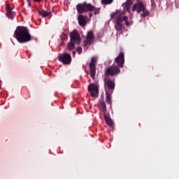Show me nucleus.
Instances as JSON below:
<instances>
[{
  "mask_svg": "<svg viewBox=\"0 0 179 179\" xmlns=\"http://www.w3.org/2000/svg\"><path fill=\"white\" fill-rule=\"evenodd\" d=\"M122 22H125L126 26H129V22L128 21V17L127 16L122 15Z\"/></svg>",
  "mask_w": 179,
  "mask_h": 179,
  "instance_id": "aec40b11",
  "label": "nucleus"
},
{
  "mask_svg": "<svg viewBox=\"0 0 179 179\" xmlns=\"http://www.w3.org/2000/svg\"><path fill=\"white\" fill-rule=\"evenodd\" d=\"M27 3H28V6L29 8H31V2L30 1V0H27Z\"/></svg>",
  "mask_w": 179,
  "mask_h": 179,
  "instance_id": "393cba45",
  "label": "nucleus"
},
{
  "mask_svg": "<svg viewBox=\"0 0 179 179\" xmlns=\"http://www.w3.org/2000/svg\"><path fill=\"white\" fill-rule=\"evenodd\" d=\"M101 3L103 5H110V3H113V0H101Z\"/></svg>",
  "mask_w": 179,
  "mask_h": 179,
  "instance_id": "6ab92c4d",
  "label": "nucleus"
},
{
  "mask_svg": "<svg viewBox=\"0 0 179 179\" xmlns=\"http://www.w3.org/2000/svg\"><path fill=\"white\" fill-rule=\"evenodd\" d=\"M96 64H97V58L96 57H92L91 58V61L89 64V66H90V76L93 80H94V77L96 76Z\"/></svg>",
  "mask_w": 179,
  "mask_h": 179,
  "instance_id": "423d86ee",
  "label": "nucleus"
},
{
  "mask_svg": "<svg viewBox=\"0 0 179 179\" xmlns=\"http://www.w3.org/2000/svg\"><path fill=\"white\" fill-rule=\"evenodd\" d=\"M6 10L7 13H9V12H12V9L10 8V6L6 4Z\"/></svg>",
  "mask_w": 179,
  "mask_h": 179,
  "instance_id": "4be33fe9",
  "label": "nucleus"
},
{
  "mask_svg": "<svg viewBox=\"0 0 179 179\" xmlns=\"http://www.w3.org/2000/svg\"><path fill=\"white\" fill-rule=\"evenodd\" d=\"M94 33L93 31H90L87 32L86 39L84 40V45H89V44H93L94 43Z\"/></svg>",
  "mask_w": 179,
  "mask_h": 179,
  "instance_id": "1a4fd4ad",
  "label": "nucleus"
},
{
  "mask_svg": "<svg viewBox=\"0 0 179 179\" xmlns=\"http://www.w3.org/2000/svg\"><path fill=\"white\" fill-rule=\"evenodd\" d=\"M77 52H78L79 55L82 54V48L78 47L76 49Z\"/></svg>",
  "mask_w": 179,
  "mask_h": 179,
  "instance_id": "5701e85b",
  "label": "nucleus"
},
{
  "mask_svg": "<svg viewBox=\"0 0 179 179\" xmlns=\"http://www.w3.org/2000/svg\"><path fill=\"white\" fill-rule=\"evenodd\" d=\"M115 28L118 31H121L122 30V21H116Z\"/></svg>",
  "mask_w": 179,
  "mask_h": 179,
  "instance_id": "a211bd4d",
  "label": "nucleus"
},
{
  "mask_svg": "<svg viewBox=\"0 0 179 179\" xmlns=\"http://www.w3.org/2000/svg\"><path fill=\"white\" fill-rule=\"evenodd\" d=\"M38 13L42 16V17H48V16H51V15H52V13L48 12L45 10H38Z\"/></svg>",
  "mask_w": 179,
  "mask_h": 179,
  "instance_id": "4468645a",
  "label": "nucleus"
},
{
  "mask_svg": "<svg viewBox=\"0 0 179 179\" xmlns=\"http://www.w3.org/2000/svg\"><path fill=\"white\" fill-rule=\"evenodd\" d=\"M135 10H136L137 13H141V12H143L141 14V17H146V16H149V10L146 9L142 1H139L134 4L132 11L135 12Z\"/></svg>",
  "mask_w": 179,
  "mask_h": 179,
  "instance_id": "20e7f679",
  "label": "nucleus"
},
{
  "mask_svg": "<svg viewBox=\"0 0 179 179\" xmlns=\"http://www.w3.org/2000/svg\"><path fill=\"white\" fill-rule=\"evenodd\" d=\"M121 72L119 66L116 65H112L107 68L105 71L104 75L105 76H117L118 73Z\"/></svg>",
  "mask_w": 179,
  "mask_h": 179,
  "instance_id": "39448f33",
  "label": "nucleus"
},
{
  "mask_svg": "<svg viewBox=\"0 0 179 179\" xmlns=\"http://www.w3.org/2000/svg\"><path fill=\"white\" fill-rule=\"evenodd\" d=\"M99 110L103 114L107 113V106H106V102H104L103 101H102L99 103Z\"/></svg>",
  "mask_w": 179,
  "mask_h": 179,
  "instance_id": "ddd939ff",
  "label": "nucleus"
},
{
  "mask_svg": "<svg viewBox=\"0 0 179 179\" xmlns=\"http://www.w3.org/2000/svg\"><path fill=\"white\" fill-rule=\"evenodd\" d=\"M6 16L7 17H8L9 19H13L14 17V13L12 11H10L8 13H6Z\"/></svg>",
  "mask_w": 179,
  "mask_h": 179,
  "instance_id": "412c9836",
  "label": "nucleus"
},
{
  "mask_svg": "<svg viewBox=\"0 0 179 179\" xmlns=\"http://www.w3.org/2000/svg\"><path fill=\"white\" fill-rule=\"evenodd\" d=\"M124 14L121 11H117L112 14V19H115L116 22H122V16Z\"/></svg>",
  "mask_w": 179,
  "mask_h": 179,
  "instance_id": "9b49d317",
  "label": "nucleus"
},
{
  "mask_svg": "<svg viewBox=\"0 0 179 179\" xmlns=\"http://www.w3.org/2000/svg\"><path fill=\"white\" fill-rule=\"evenodd\" d=\"M129 2V1H132V0H127Z\"/></svg>",
  "mask_w": 179,
  "mask_h": 179,
  "instance_id": "cd10ccee",
  "label": "nucleus"
},
{
  "mask_svg": "<svg viewBox=\"0 0 179 179\" xmlns=\"http://www.w3.org/2000/svg\"><path fill=\"white\" fill-rule=\"evenodd\" d=\"M78 23L80 24V26H81L82 27H84V26H85L87 22H86V20L88 19L87 15L83 16L82 15H78Z\"/></svg>",
  "mask_w": 179,
  "mask_h": 179,
  "instance_id": "f8f14e48",
  "label": "nucleus"
},
{
  "mask_svg": "<svg viewBox=\"0 0 179 179\" xmlns=\"http://www.w3.org/2000/svg\"><path fill=\"white\" fill-rule=\"evenodd\" d=\"M106 85L109 90H114V88L115 87V83L111 80H108L106 83Z\"/></svg>",
  "mask_w": 179,
  "mask_h": 179,
  "instance_id": "2eb2a0df",
  "label": "nucleus"
},
{
  "mask_svg": "<svg viewBox=\"0 0 179 179\" xmlns=\"http://www.w3.org/2000/svg\"><path fill=\"white\" fill-rule=\"evenodd\" d=\"M88 92L90 93L91 97H97L99 94V87L94 83L88 85Z\"/></svg>",
  "mask_w": 179,
  "mask_h": 179,
  "instance_id": "6e6552de",
  "label": "nucleus"
},
{
  "mask_svg": "<svg viewBox=\"0 0 179 179\" xmlns=\"http://www.w3.org/2000/svg\"><path fill=\"white\" fill-rule=\"evenodd\" d=\"M115 62L117 64L119 68H124V64L125 63V59L124 58V54L120 52L117 57L115 59Z\"/></svg>",
  "mask_w": 179,
  "mask_h": 179,
  "instance_id": "9d476101",
  "label": "nucleus"
},
{
  "mask_svg": "<svg viewBox=\"0 0 179 179\" xmlns=\"http://www.w3.org/2000/svg\"><path fill=\"white\" fill-rule=\"evenodd\" d=\"M69 36L70 41L67 43V50L72 51L75 48V45H79L82 43V38L76 30L70 32Z\"/></svg>",
  "mask_w": 179,
  "mask_h": 179,
  "instance_id": "7ed1b4c3",
  "label": "nucleus"
},
{
  "mask_svg": "<svg viewBox=\"0 0 179 179\" xmlns=\"http://www.w3.org/2000/svg\"><path fill=\"white\" fill-rule=\"evenodd\" d=\"M59 61L64 65H69L72 62V57L69 53H63L58 57Z\"/></svg>",
  "mask_w": 179,
  "mask_h": 179,
  "instance_id": "0eeeda50",
  "label": "nucleus"
},
{
  "mask_svg": "<svg viewBox=\"0 0 179 179\" xmlns=\"http://www.w3.org/2000/svg\"><path fill=\"white\" fill-rule=\"evenodd\" d=\"M73 57H75V55H76V51H73Z\"/></svg>",
  "mask_w": 179,
  "mask_h": 179,
  "instance_id": "bb28decb",
  "label": "nucleus"
},
{
  "mask_svg": "<svg viewBox=\"0 0 179 179\" xmlns=\"http://www.w3.org/2000/svg\"><path fill=\"white\" fill-rule=\"evenodd\" d=\"M129 6H131V3L126 2V9H127V10H129Z\"/></svg>",
  "mask_w": 179,
  "mask_h": 179,
  "instance_id": "b1692460",
  "label": "nucleus"
},
{
  "mask_svg": "<svg viewBox=\"0 0 179 179\" xmlns=\"http://www.w3.org/2000/svg\"><path fill=\"white\" fill-rule=\"evenodd\" d=\"M13 37H15L17 41L20 44H26V43L31 41V35L30 34L29 29L26 27H17Z\"/></svg>",
  "mask_w": 179,
  "mask_h": 179,
  "instance_id": "f257e3e1",
  "label": "nucleus"
},
{
  "mask_svg": "<svg viewBox=\"0 0 179 179\" xmlns=\"http://www.w3.org/2000/svg\"><path fill=\"white\" fill-rule=\"evenodd\" d=\"M106 103H108V104H110V106H111L113 104V102L111 101V93L106 91Z\"/></svg>",
  "mask_w": 179,
  "mask_h": 179,
  "instance_id": "f3484780",
  "label": "nucleus"
},
{
  "mask_svg": "<svg viewBox=\"0 0 179 179\" xmlns=\"http://www.w3.org/2000/svg\"><path fill=\"white\" fill-rule=\"evenodd\" d=\"M103 118L107 125H108L109 127H113V120H111V118H110V117H108L106 114H104Z\"/></svg>",
  "mask_w": 179,
  "mask_h": 179,
  "instance_id": "dca6fc26",
  "label": "nucleus"
},
{
  "mask_svg": "<svg viewBox=\"0 0 179 179\" xmlns=\"http://www.w3.org/2000/svg\"><path fill=\"white\" fill-rule=\"evenodd\" d=\"M76 10L80 14L89 13L90 17H93V13L94 15H99L100 13V8H96L91 3H87V2L77 4Z\"/></svg>",
  "mask_w": 179,
  "mask_h": 179,
  "instance_id": "f03ea898",
  "label": "nucleus"
},
{
  "mask_svg": "<svg viewBox=\"0 0 179 179\" xmlns=\"http://www.w3.org/2000/svg\"><path fill=\"white\" fill-rule=\"evenodd\" d=\"M34 2H43V0H34Z\"/></svg>",
  "mask_w": 179,
  "mask_h": 179,
  "instance_id": "a878e982",
  "label": "nucleus"
}]
</instances>
